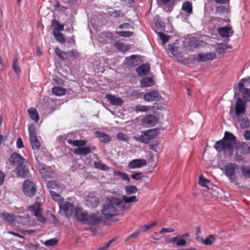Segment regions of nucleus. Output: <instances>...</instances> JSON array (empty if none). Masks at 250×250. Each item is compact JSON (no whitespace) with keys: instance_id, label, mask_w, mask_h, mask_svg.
<instances>
[{"instance_id":"nucleus-1","label":"nucleus","mask_w":250,"mask_h":250,"mask_svg":"<svg viewBox=\"0 0 250 250\" xmlns=\"http://www.w3.org/2000/svg\"><path fill=\"white\" fill-rule=\"evenodd\" d=\"M123 203L122 200L119 198H113L109 199L108 203L106 204L102 209V213L106 219L118 214L117 207Z\"/></svg>"},{"instance_id":"nucleus-2","label":"nucleus","mask_w":250,"mask_h":250,"mask_svg":"<svg viewBox=\"0 0 250 250\" xmlns=\"http://www.w3.org/2000/svg\"><path fill=\"white\" fill-rule=\"evenodd\" d=\"M213 147L218 152H223L226 156L230 157L233 154L234 146L222 139L215 142Z\"/></svg>"},{"instance_id":"nucleus-3","label":"nucleus","mask_w":250,"mask_h":250,"mask_svg":"<svg viewBox=\"0 0 250 250\" xmlns=\"http://www.w3.org/2000/svg\"><path fill=\"white\" fill-rule=\"evenodd\" d=\"M239 169V166L235 163H229L224 166V172L231 183L236 181V171Z\"/></svg>"},{"instance_id":"nucleus-4","label":"nucleus","mask_w":250,"mask_h":250,"mask_svg":"<svg viewBox=\"0 0 250 250\" xmlns=\"http://www.w3.org/2000/svg\"><path fill=\"white\" fill-rule=\"evenodd\" d=\"M27 210L31 212L32 215L36 217L38 221L42 223L46 222V219L42 213L41 203L40 202H36L32 205L28 207Z\"/></svg>"},{"instance_id":"nucleus-5","label":"nucleus","mask_w":250,"mask_h":250,"mask_svg":"<svg viewBox=\"0 0 250 250\" xmlns=\"http://www.w3.org/2000/svg\"><path fill=\"white\" fill-rule=\"evenodd\" d=\"M22 190L24 193L27 196L32 197L36 192L35 184L30 180H25L22 185Z\"/></svg>"},{"instance_id":"nucleus-6","label":"nucleus","mask_w":250,"mask_h":250,"mask_svg":"<svg viewBox=\"0 0 250 250\" xmlns=\"http://www.w3.org/2000/svg\"><path fill=\"white\" fill-rule=\"evenodd\" d=\"M157 136V132L155 129H149L145 131L143 135L135 137V139L142 143L148 144L150 141Z\"/></svg>"},{"instance_id":"nucleus-7","label":"nucleus","mask_w":250,"mask_h":250,"mask_svg":"<svg viewBox=\"0 0 250 250\" xmlns=\"http://www.w3.org/2000/svg\"><path fill=\"white\" fill-rule=\"evenodd\" d=\"M216 58V55L213 52L200 53L195 57L194 59L199 62H204L212 61Z\"/></svg>"},{"instance_id":"nucleus-8","label":"nucleus","mask_w":250,"mask_h":250,"mask_svg":"<svg viewBox=\"0 0 250 250\" xmlns=\"http://www.w3.org/2000/svg\"><path fill=\"white\" fill-rule=\"evenodd\" d=\"M60 209L62 211L67 217L72 216L75 208L74 205L69 202L65 201L59 204Z\"/></svg>"},{"instance_id":"nucleus-9","label":"nucleus","mask_w":250,"mask_h":250,"mask_svg":"<svg viewBox=\"0 0 250 250\" xmlns=\"http://www.w3.org/2000/svg\"><path fill=\"white\" fill-rule=\"evenodd\" d=\"M73 215L79 222L86 224L88 218V213L83 208H76Z\"/></svg>"},{"instance_id":"nucleus-10","label":"nucleus","mask_w":250,"mask_h":250,"mask_svg":"<svg viewBox=\"0 0 250 250\" xmlns=\"http://www.w3.org/2000/svg\"><path fill=\"white\" fill-rule=\"evenodd\" d=\"M235 110L236 117L245 115L246 111V103L240 98H238L236 102Z\"/></svg>"},{"instance_id":"nucleus-11","label":"nucleus","mask_w":250,"mask_h":250,"mask_svg":"<svg viewBox=\"0 0 250 250\" xmlns=\"http://www.w3.org/2000/svg\"><path fill=\"white\" fill-rule=\"evenodd\" d=\"M99 204V199L94 195V192L88 193L85 199L86 205L90 208H96Z\"/></svg>"},{"instance_id":"nucleus-12","label":"nucleus","mask_w":250,"mask_h":250,"mask_svg":"<svg viewBox=\"0 0 250 250\" xmlns=\"http://www.w3.org/2000/svg\"><path fill=\"white\" fill-rule=\"evenodd\" d=\"M8 161L11 166H16L18 167L23 164L24 159L19 154L13 153L10 155Z\"/></svg>"},{"instance_id":"nucleus-13","label":"nucleus","mask_w":250,"mask_h":250,"mask_svg":"<svg viewBox=\"0 0 250 250\" xmlns=\"http://www.w3.org/2000/svg\"><path fill=\"white\" fill-rule=\"evenodd\" d=\"M157 117L152 115L146 116L142 120V125L146 127L153 126L158 122Z\"/></svg>"},{"instance_id":"nucleus-14","label":"nucleus","mask_w":250,"mask_h":250,"mask_svg":"<svg viewBox=\"0 0 250 250\" xmlns=\"http://www.w3.org/2000/svg\"><path fill=\"white\" fill-rule=\"evenodd\" d=\"M16 173L19 177L24 178L28 177L29 170L28 167L23 164L17 167Z\"/></svg>"},{"instance_id":"nucleus-15","label":"nucleus","mask_w":250,"mask_h":250,"mask_svg":"<svg viewBox=\"0 0 250 250\" xmlns=\"http://www.w3.org/2000/svg\"><path fill=\"white\" fill-rule=\"evenodd\" d=\"M146 164V161L145 159H134L129 162L128 167L131 169L139 168Z\"/></svg>"},{"instance_id":"nucleus-16","label":"nucleus","mask_w":250,"mask_h":250,"mask_svg":"<svg viewBox=\"0 0 250 250\" xmlns=\"http://www.w3.org/2000/svg\"><path fill=\"white\" fill-rule=\"evenodd\" d=\"M105 98L107 101L113 105H121L124 103V101L121 98L116 97L114 95L106 94Z\"/></svg>"},{"instance_id":"nucleus-17","label":"nucleus","mask_w":250,"mask_h":250,"mask_svg":"<svg viewBox=\"0 0 250 250\" xmlns=\"http://www.w3.org/2000/svg\"><path fill=\"white\" fill-rule=\"evenodd\" d=\"M102 219L101 216L99 213H93L90 215L88 214L87 221L86 225H95L100 221Z\"/></svg>"},{"instance_id":"nucleus-18","label":"nucleus","mask_w":250,"mask_h":250,"mask_svg":"<svg viewBox=\"0 0 250 250\" xmlns=\"http://www.w3.org/2000/svg\"><path fill=\"white\" fill-rule=\"evenodd\" d=\"M159 93L157 91H152L146 93L144 95V99L146 102H152L157 100L159 98Z\"/></svg>"},{"instance_id":"nucleus-19","label":"nucleus","mask_w":250,"mask_h":250,"mask_svg":"<svg viewBox=\"0 0 250 250\" xmlns=\"http://www.w3.org/2000/svg\"><path fill=\"white\" fill-rule=\"evenodd\" d=\"M150 65L148 64H143L139 66L136 71L140 76H146L149 74Z\"/></svg>"},{"instance_id":"nucleus-20","label":"nucleus","mask_w":250,"mask_h":250,"mask_svg":"<svg viewBox=\"0 0 250 250\" xmlns=\"http://www.w3.org/2000/svg\"><path fill=\"white\" fill-rule=\"evenodd\" d=\"M237 118L241 128H248L249 127L250 122L245 115H242L237 117Z\"/></svg>"},{"instance_id":"nucleus-21","label":"nucleus","mask_w":250,"mask_h":250,"mask_svg":"<svg viewBox=\"0 0 250 250\" xmlns=\"http://www.w3.org/2000/svg\"><path fill=\"white\" fill-rule=\"evenodd\" d=\"M222 140L229 143H230L231 145H232V146H234V145L235 144L236 138L235 136L231 132L226 131Z\"/></svg>"},{"instance_id":"nucleus-22","label":"nucleus","mask_w":250,"mask_h":250,"mask_svg":"<svg viewBox=\"0 0 250 250\" xmlns=\"http://www.w3.org/2000/svg\"><path fill=\"white\" fill-rule=\"evenodd\" d=\"M95 135L98 138L101 142L107 143L111 141L110 137L106 133L97 131L95 132Z\"/></svg>"},{"instance_id":"nucleus-23","label":"nucleus","mask_w":250,"mask_h":250,"mask_svg":"<svg viewBox=\"0 0 250 250\" xmlns=\"http://www.w3.org/2000/svg\"><path fill=\"white\" fill-rule=\"evenodd\" d=\"M91 149L89 146L81 147L75 148L74 153L79 155H86L91 153Z\"/></svg>"},{"instance_id":"nucleus-24","label":"nucleus","mask_w":250,"mask_h":250,"mask_svg":"<svg viewBox=\"0 0 250 250\" xmlns=\"http://www.w3.org/2000/svg\"><path fill=\"white\" fill-rule=\"evenodd\" d=\"M28 113L30 118L34 121L36 123L38 122L39 120V115L37 109L34 107H31L27 110Z\"/></svg>"},{"instance_id":"nucleus-25","label":"nucleus","mask_w":250,"mask_h":250,"mask_svg":"<svg viewBox=\"0 0 250 250\" xmlns=\"http://www.w3.org/2000/svg\"><path fill=\"white\" fill-rule=\"evenodd\" d=\"M230 27L228 26H224L219 28L218 29V32L221 37H229L230 36Z\"/></svg>"},{"instance_id":"nucleus-26","label":"nucleus","mask_w":250,"mask_h":250,"mask_svg":"<svg viewBox=\"0 0 250 250\" xmlns=\"http://www.w3.org/2000/svg\"><path fill=\"white\" fill-rule=\"evenodd\" d=\"M47 187L50 190L55 189V191H57L58 192H61L62 189L61 186L57 184L56 181H49L47 183Z\"/></svg>"},{"instance_id":"nucleus-27","label":"nucleus","mask_w":250,"mask_h":250,"mask_svg":"<svg viewBox=\"0 0 250 250\" xmlns=\"http://www.w3.org/2000/svg\"><path fill=\"white\" fill-rule=\"evenodd\" d=\"M140 84L142 87H147L153 85L154 83L152 78L146 77L141 80Z\"/></svg>"},{"instance_id":"nucleus-28","label":"nucleus","mask_w":250,"mask_h":250,"mask_svg":"<svg viewBox=\"0 0 250 250\" xmlns=\"http://www.w3.org/2000/svg\"><path fill=\"white\" fill-rule=\"evenodd\" d=\"M29 141L33 149L38 150L40 148L41 144L37 137L29 138Z\"/></svg>"},{"instance_id":"nucleus-29","label":"nucleus","mask_w":250,"mask_h":250,"mask_svg":"<svg viewBox=\"0 0 250 250\" xmlns=\"http://www.w3.org/2000/svg\"><path fill=\"white\" fill-rule=\"evenodd\" d=\"M67 143L69 144H70L75 146H79V147H81L82 146H84L86 144V141L85 140H72L71 139H69L67 141Z\"/></svg>"},{"instance_id":"nucleus-30","label":"nucleus","mask_w":250,"mask_h":250,"mask_svg":"<svg viewBox=\"0 0 250 250\" xmlns=\"http://www.w3.org/2000/svg\"><path fill=\"white\" fill-rule=\"evenodd\" d=\"M52 92L56 96H61L65 94L66 89L63 87L54 86L52 89Z\"/></svg>"},{"instance_id":"nucleus-31","label":"nucleus","mask_w":250,"mask_h":250,"mask_svg":"<svg viewBox=\"0 0 250 250\" xmlns=\"http://www.w3.org/2000/svg\"><path fill=\"white\" fill-rule=\"evenodd\" d=\"M2 218L7 223H12L15 221V215L8 212H3L1 214Z\"/></svg>"},{"instance_id":"nucleus-32","label":"nucleus","mask_w":250,"mask_h":250,"mask_svg":"<svg viewBox=\"0 0 250 250\" xmlns=\"http://www.w3.org/2000/svg\"><path fill=\"white\" fill-rule=\"evenodd\" d=\"M182 9L188 14H191L192 13V3L188 1H185L183 4Z\"/></svg>"},{"instance_id":"nucleus-33","label":"nucleus","mask_w":250,"mask_h":250,"mask_svg":"<svg viewBox=\"0 0 250 250\" xmlns=\"http://www.w3.org/2000/svg\"><path fill=\"white\" fill-rule=\"evenodd\" d=\"M126 64L128 66H135L137 65L139 63L136 59V57L135 55H132L130 57H126Z\"/></svg>"},{"instance_id":"nucleus-34","label":"nucleus","mask_w":250,"mask_h":250,"mask_svg":"<svg viewBox=\"0 0 250 250\" xmlns=\"http://www.w3.org/2000/svg\"><path fill=\"white\" fill-rule=\"evenodd\" d=\"M138 191L137 188L135 186H126L125 187V192L126 195H130Z\"/></svg>"},{"instance_id":"nucleus-35","label":"nucleus","mask_w":250,"mask_h":250,"mask_svg":"<svg viewBox=\"0 0 250 250\" xmlns=\"http://www.w3.org/2000/svg\"><path fill=\"white\" fill-rule=\"evenodd\" d=\"M128 195H124L122 196V199L125 202V204H128L130 203H134L138 201L136 196L132 195L131 196H127Z\"/></svg>"},{"instance_id":"nucleus-36","label":"nucleus","mask_w":250,"mask_h":250,"mask_svg":"<svg viewBox=\"0 0 250 250\" xmlns=\"http://www.w3.org/2000/svg\"><path fill=\"white\" fill-rule=\"evenodd\" d=\"M49 192L50 195L54 201L61 202L63 200V199L61 197V196L58 193L59 192L57 191L50 190Z\"/></svg>"},{"instance_id":"nucleus-37","label":"nucleus","mask_w":250,"mask_h":250,"mask_svg":"<svg viewBox=\"0 0 250 250\" xmlns=\"http://www.w3.org/2000/svg\"><path fill=\"white\" fill-rule=\"evenodd\" d=\"M52 26L55 30L58 31H62L64 30V24H60L59 21L58 20H53L52 22Z\"/></svg>"},{"instance_id":"nucleus-38","label":"nucleus","mask_w":250,"mask_h":250,"mask_svg":"<svg viewBox=\"0 0 250 250\" xmlns=\"http://www.w3.org/2000/svg\"><path fill=\"white\" fill-rule=\"evenodd\" d=\"M240 92L242 94L244 101L246 103L250 101V89L244 88L240 90Z\"/></svg>"},{"instance_id":"nucleus-39","label":"nucleus","mask_w":250,"mask_h":250,"mask_svg":"<svg viewBox=\"0 0 250 250\" xmlns=\"http://www.w3.org/2000/svg\"><path fill=\"white\" fill-rule=\"evenodd\" d=\"M115 47H116L119 50L121 51H126L128 50L129 47L127 44H125L124 42H117L114 44Z\"/></svg>"},{"instance_id":"nucleus-40","label":"nucleus","mask_w":250,"mask_h":250,"mask_svg":"<svg viewBox=\"0 0 250 250\" xmlns=\"http://www.w3.org/2000/svg\"><path fill=\"white\" fill-rule=\"evenodd\" d=\"M55 52L56 55L61 59L63 60L67 59V54L66 52L63 51L58 47H57L55 49Z\"/></svg>"},{"instance_id":"nucleus-41","label":"nucleus","mask_w":250,"mask_h":250,"mask_svg":"<svg viewBox=\"0 0 250 250\" xmlns=\"http://www.w3.org/2000/svg\"><path fill=\"white\" fill-rule=\"evenodd\" d=\"M28 131L29 134V138L37 137V132L36 127L34 124H31L28 127Z\"/></svg>"},{"instance_id":"nucleus-42","label":"nucleus","mask_w":250,"mask_h":250,"mask_svg":"<svg viewBox=\"0 0 250 250\" xmlns=\"http://www.w3.org/2000/svg\"><path fill=\"white\" fill-rule=\"evenodd\" d=\"M239 149L240 152L243 154H250V147L246 144L241 145L239 147Z\"/></svg>"},{"instance_id":"nucleus-43","label":"nucleus","mask_w":250,"mask_h":250,"mask_svg":"<svg viewBox=\"0 0 250 250\" xmlns=\"http://www.w3.org/2000/svg\"><path fill=\"white\" fill-rule=\"evenodd\" d=\"M94 165L96 168L102 170L107 171L109 169L108 167L101 161L94 162Z\"/></svg>"},{"instance_id":"nucleus-44","label":"nucleus","mask_w":250,"mask_h":250,"mask_svg":"<svg viewBox=\"0 0 250 250\" xmlns=\"http://www.w3.org/2000/svg\"><path fill=\"white\" fill-rule=\"evenodd\" d=\"M114 174L118 176L123 180L129 181L130 179L128 175L125 172H122L120 171L114 170Z\"/></svg>"},{"instance_id":"nucleus-45","label":"nucleus","mask_w":250,"mask_h":250,"mask_svg":"<svg viewBox=\"0 0 250 250\" xmlns=\"http://www.w3.org/2000/svg\"><path fill=\"white\" fill-rule=\"evenodd\" d=\"M53 35L58 42L61 43H64L65 42V38L62 33L60 32L56 33L55 32H53Z\"/></svg>"},{"instance_id":"nucleus-46","label":"nucleus","mask_w":250,"mask_h":250,"mask_svg":"<svg viewBox=\"0 0 250 250\" xmlns=\"http://www.w3.org/2000/svg\"><path fill=\"white\" fill-rule=\"evenodd\" d=\"M116 34L122 37H130L133 35V31H116Z\"/></svg>"},{"instance_id":"nucleus-47","label":"nucleus","mask_w":250,"mask_h":250,"mask_svg":"<svg viewBox=\"0 0 250 250\" xmlns=\"http://www.w3.org/2000/svg\"><path fill=\"white\" fill-rule=\"evenodd\" d=\"M17 61L18 59L15 58L12 63V68L15 73L19 75L21 73V68L20 66L17 64Z\"/></svg>"},{"instance_id":"nucleus-48","label":"nucleus","mask_w":250,"mask_h":250,"mask_svg":"<svg viewBox=\"0 0 250 250\" xmlns=\"http://www.w3.org/2000/svg\"><path fill=\"white\" fill-rule=\"evenodd\" d=\"M241 170L243 175L246 178H250V168L242 166L241 167Z\"/></svg>"},{"instance_id":"nucleus-49","label":"nucleus","mask_w":250,"mask_h":250,"mask_svg":"<svg viewBox=\"0 0 250 250\" xmlns=\"http://www.w3.org/2000/svg\"><path fill=\"white\" fill-rule=\"evenodd\" d=\"M209 181L205 178L203 175L200 176L199 180V184L205 187H208V184L209 183Z\"/></svg>"},{"instance_id":"nucleus-50","label":"nucleus","mask_w":250,"mask_h":250,"mask_svg":"<svg viewBox=\"0 0 250 250\" xmlns=\"http://www.w3.org/2000/svg\"><path fill=\"white\" fill-rule=\"evenodd\" d=\"M150 109V107L147 106H144L142 105H137L135 108L136 112H146Z\"/></svg>"},{"instance_id":"nucleus-51","label":"nucleus","mask_w":250,"mask_h":250,"mask_svg":"<svg viewBox=\"0 0 250 250\" xmlns=\"http://www.w3.org/2000/svg\"><path fill=\"white\" fill-rule=\"evenodd\" d=\"M168 50L174 56L178 57L179 53L177 47H175L173 45H170L168 47Z\"/></svg>"},{"instance_id":"nucleus-52","label":"nucleus","mask_w":250,"mask_h":250,"mask_svg":"<svg viewBox=\"0 0 250 250\" xmlns=\"http://www.w3.org/2000/svg\"><path fill=\"white\" fill-rule=\"evenodd\" d=\"M214 240L215 238L214 236L213 235H210L204 240L203 243L206 245H210Z\"/></svg>"},{"instance_id":"nucleus-53","label":"nucleus","mask_w":250,"mask_h":250,"mask_svg":"<svg viewBox=\"0 0 250 250\" xmlns=\"http://www.w3.org/2000/svg\"><path fill=\"white\" fill-rule=\"evenodd\" d=\"M158 35L161 39V40L163 42V44H165L166 42H167L169 40V36L167 35V34L162 33V32H159Z\"/></svg>"},{"instance_id":"nucleus-54","label":"nucleus","mask_w":250,"mask_h":250,"mask_svg":"<svg viewBox=\"0 0 250 250\" xmlns=\"http://www.w3.org/2000/svg\"><path fill=\"white\" fill-rule=\"evenodd\" d=\"M57 242L58 240L57 239L53 238L46 240L44 242V245L48 246H54L57 243Z\"/></svg>"},{"instance_id":"nucleus-55","label":"nucleus","mask_w":250,"mask_h":250,"mask_svg":"<svg viewBox=\"0 0 250 250\" xmlns=\"http://www.w3.org/2000/svg\"><path fill=\"white\" fill-rule=\"evenodd\" d=\"M157 225V223L156 221H154L149 224L145 225L143 228V231H146L148 229H150L151 228H153V227Z\"/></svg>"},{"instance_id":"nucleus-56","label":"nucleus","mask_w":250,"mask_h":250,"mask_svg":"<svg viewBox=\"0 0 250 250\" xmlns=\"http://www.w3.org/2000/svg\"><path fill=\"white\" fill-rule=\"evenodd\" d=\"M117 139L120 141H127L128 140V137L125 134L120 132L117 135Z\"/></svg>"},{"instance_id":"nucleus-57","label":"nucleus","mask_w":250,"mask_h":250,"mask_svg":"<svg viewBox=\"0 0 250 250\" xmlns=\"http://www.w3.org/2000/svg\"><path fill=\"white\" fill-rule=\"evenodd\" d=\"M131 178L136 180H141L143 175L141 172L132 173L130 175Z\"/></svg>"},{"instance_id":"nucleus-58","label":"nucleus","mask_w":250,"mask_h":250,"mask_svg":"<svg viewBox=\"0 0 250 250\" xmlns=\"http://www.w3.org/2000/svg\"><path fill=\"white\" fill-rule=\"evenodd\" d=\"M55 9L58 11H64V9H66V8L61 5L58 1H56V3L54 5Z\"/></svg>"},{"instance_id":"nucleus-59","label":"nucleus","mask_w":250,"mask_h":250,"mask_svg":"<svg viewBox=\"0 0 250 250\" xmlns=\"http://www.w3.org/2000/svg\"><path fill=\"white\" fill-rule=\"evenodd\" d=\"M114 241V239H113L108 241L104 246L96 250H107L108 248L110 247V246L113 242Z\"/></svg>"},{"instance_id":"nucleus-60","label":"nucleus","mask_w":250,"mask_h":250,"mask_svg":"<svg viewBox=\"0 0 250 250\" xmlns=\"http://www.w3.org/2000/svg\"><path fill=\"white\" fill-rule=\"evenodd\" d=\"M79 56L80 54L77 50L73 49L70 52V56L73 59H77Z\"/></svg>"},{"instance_id":"nucleus-61","label":"nucleus","mask_w":250,"mask_h":250,"mask_svg":"<svg viewBox=\"0 0 250 250\" xmlns=\"http://www.w3.org/2000/svg\"><path fill=\"white\" fill-rule=\"evenodd\" d=\"M174 229L171 228H163L160 231V233L163 234L166 232H173Z\"/></svg>"},{"instance_id":"nucleus-62","label":"nucleus","mask_w":250,"mask_h":250,"mask_svg":"<svg viewBox=\"0 0 250 250\" xmlns=\"http://www.w3.org/2000/svg\"><path fill=\"white\" fill-rule=\"evenodd\" d=\"M225 48L224 47L223 45H219L218 47L216 49V52L219 54H221L225 52Z\"/></svg>"},{"instance_id":"nucleus-63","label":"nucleus","mask_w":250,"mask_h":250,"mask_svg":"<svg viewBox=\"0 0 250 250\" xmlns=\"http://www.w3.org/2000/svg\"><path fill=\"white\" fill-rule=\"evenodd\" d=\"M154 24L158 29H161L164 27V23L159 20H155Z\"/></svg>"},{"instance_id":"nucleus-64","label":"nucleus","mask_w":250,"mask_h":250,"mask_svg":"<svg viewBox=\"0 0 250 250\" xmlns=\"http://www.w3.org/2000/svg\"><path fill=\"white\" fill-rule=\"evenodd\" d=\"M17 146L18 148L23 147V143L21 138H18L17 141Z\"/></svg>"}]
</instances>
